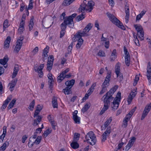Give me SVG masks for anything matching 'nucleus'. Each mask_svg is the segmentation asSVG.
I'll use <instances>...</instances> for the list:
<instances>
[{
	"mask_svg": "<svg viewBox=\"0 0 151 151\" xmlns=\"http://www.w3.org/2000/svg\"><path fill=\"white\" fill-rule=\"evenodd\" d=\"M93 26L92 24L89 23L86 26L82 32H78L75 35L73 39L74 41L78 40V43L76 45L77 49L79 48L83 44V40L81 37L89 36V35L88 32L91 29Z\"/></svg>",
	"mask_w": 151,
	"mask_h": 151,
	"instance_id": "f257e3e1",
	"label": "nucleus"
},
{
	"mask_svg": "<svg viewBox=\"0 0 151 151\" xmlns=\"http://www.w3.org/2000/svg\"><path fill=\"white\" fill-rule=\"evenodd\" d=\"M117 88L118 86H114L103 96L101 99H103L104 104L110 105V103L113 100L114 98L112 96Z\"/></svg>",
	"mask_w": 151,
	"mask_h": 151,
	"instance_id": "f03ea898",
	"label": "nucleus"
},
{
	"mask_svg": "<svg viewBox=\"0 0 151 151\" xmlns=\"http://www.w3.org/2000/svg\"><path fill=\"white\" fill-rule=\"evenodd\" d=\"M86 1L84 0L83 3L80 6L78 9L79 12L82 13L84 12V11L91 12L93 9L94 5V3L92 1H89L87 4H86Z\"/></svg>",
	"mask_w": 151,
	"mask_h": 151,
	"instance_id": "7ed1b4c3",
	"label": "nucleus"
},
{
	"mask_svg": "<svg viewBox=\"0 0 151 151\" xmlns=\"http://www.w3.org/2000/svg\"><path fill=\"white\" fill-rule=\"evenodd\" d=\"M106 15L109 18V20L113 23L122 29H125V28L123 25L120 22L119 20L114 15L108 12L106 13Z\"/></svg>",
	"mask_w": 151,
	"mask_h": 151,
	"instance_id": "20e7f679",
	"label": "nucleus"
},
{
	"mask_svg": "<svg viewBox=\"0 0 151 151\" xmlns=\"http://www.w3.org/2000/svg\"><path fill=\"white\" fill-rule=\"evenodd\" d=\"M85 139L88 143L90 145H94L96 142V137L93 132L92 131H90L86 135Z\"/></svg>",
	"mask_w": 151,
	"mask_h": 151,
	"instance_id": "39448f33",
	"label": "nucleus"
},
{
	"mask_svg": "<svg viewBox=\"0 0 151 151\" xmlns=\"http://www.w3.org/2000/svg\"><path fill=\"white\" fill-rule=\"evenodd\" d=\"M121 93L118 92L116 96L114 99L113 101L111 104V107L112 110L116 109L119 106V102L120 101Z\"/></svg>",
	"mask_w": 151,
	"mask_h": 151,
	"instance_id": "423d86ee",
	"label": "nucleus"
},
{
	"mask_svg": "<svg viewBox=\"0 0 151 151\" xmlns=\"http://www.w3.org/2000/svg\"><path fill=\"white\" fill-rule=\"evenodd\" d=\"M134 27L137 31L138 37L141 40H143L144 39V32L142 27L139 24H135Z\"/></svg>",
	"mask_w": 151,
	"mask_h": 151,
	"instance_id": "0eeeda50",
	"label": "nucleus"
},
{
	"mask_svg": "<svg viewBox=\"0 0 151 151\" xmlns=\"http://www.w3.org/2000/svg\"><path fill=\"white\" fill-rule=\"evenodd\" d=\"M63 23L66 25H68L69 27L71 28H72L74 25L73 20L71 17H65Z\"/></svg>",
	"mask_w": 151,
	"mask_h": 151,
	"instance_id": "6e6552de",
	"label": "nucleus"
},
{
	"mask_svg": "<svg viewBox=\"0 0 151 151\" xmlns=\"http://www.w3.org/2000/svg\"><path fill=\"white\" fill-rule=\"evenodd\" d=\"M151 109V103L148 104L145 107L143 111L141 118V120H143L147 116Z\"/></svg>",
	"mask_w": 151,
	"mask_h": 151,
	"instance_id": "1a4fd4ad",
	"label": "nucleus"
},
{
	"mask_svg": "<svg viewBox=\"0 0 151 151\" xmlns=\"http://www.w3.org/2000/svg\"><path fill=\"white\" fill-rule=\"evenodd\" d=\"M111 129L110 127H109L107 128L106 131L103 133L101 135V142H104L106 140L107 138L109 137L111 132Z\"/></svg>",
	"mask_w": 151,
	"mask_h": 151,
	"instance_id": "9d476101",
	"label": "nucleus"
},
{
	"mask_svg": "<svg viewBox=\"0 0 151 151\" xmlns=\"http://www.w3.org/2000/svg\"><path fill=\"white\" fill-rule=\"evenodd\" d=\"M115 71L117 77L120 78V80H122L123 79V76L122 74L120 72V64L117 63L115 67Z\"/></svg>",
	"mask_w": 151,
	"mask_h": 151,
	"instance_id": "9b49d317",
	"label": "nucleus"
},
{
	"mask_svg": "<svg viewBox=\"0 0 151 151\" xmlns=\"http://www.w3.org/2000/svg\"><path fill=\"white\" fill-rule=\"evenodd\" d=\"M147 76L149 81V85L151 84V66L150 63L149 62L147 69Z\"/></svg>",
	"mask_w": 151,
	"mask_h": 151,
	"instance_id": "f8f14e48",
	"label": "nucleus"
},
{
	"mask_svg": "<svg viewBox=\"0 0 151 151\" xmlns=\"http://www.w3.org/2000/svg\"><path fill=\"white\" fill-rule=\"evenodd\" d=\"M44 67V64L40 65L39 67L36 66L34 67L35 70V71H37L39 73V77L41 78L43 76V72L42 70Z\"/></svg>",
	"mask_w": 151,
	"mask_h": 151,
	"instance_id": "ddd939ff",
	"label": "nucleus"
},
{
	"mask_svg": "<svg viewBox=\"0 0 151 151\" xmlns=\"http://www.w3.org/2000/svg\"><path fill=\"white\" fill-rule=\"evenodd\" d=\"M69 71V69L67 68L65 70L63 71L62 72L60 73V75L57 77V81L59 83H60L61 82L64 78V76L65 75L66 73Z\"/></svg>",
	"mask_w": 151,
	"mask_h": 151,
	"instance_id": "4468645a",
	"label": "nucleus"
},
{
	"mask_svg": "<svg viewBox=\"0 0 151 151\" xmlns=\"http://www.w3.org/2000/svg\"><path fill=\"white\" fill-rule=\"evenodd\" d=\"M111 75L110 73H107L104 82L103 83L102 86L107 87L109 85V82L110 80Z\"/></svg>",
	"mask_w": 151,
	"mask_h": 151,
	"instance_id": "2eb2a0df",
	"label": "nucleus"
},
{
	"mask_svg": "<svg viewBox=\"0 0 151 151\" xmlns=\"http://www.w3.org/2000/svg\"><path fill=\"white\" fill-rule=\"evenodd\" d=\"M136 138L135 137H132L129 140L128 144L126 146V150H128L133 146L134 142L136 140Z\"/></svg>",
	"mask_w": 151,
	"mask_h": 151,
	"instance_id": "dca6fc26",
	"label": "nucleus"
},
{
	"mask_svg": "<svg viewBox=\"0 0 151 151\" xmlns=\"http://www.w3.org/2000/svg\"><path fill=\"white\" fill-rule=\"evenodd\" d=\"M12 98V96L10 95L8 96L6 99L4 101V103L1 108V109L2 111H3L6 107L7 104L11 101Z\"/></svg>",
	"mask_w": 151,
	"mask_h": 151,
	"instance_id": "f3484780",
	"label": "nucleus"
},
{
	"mask_svg": "<svg viewBox=\"0 0 151 151\" xmlns=\"http://www.w3.org/2000/svg\"><path fill=\"white\" fill-rule=\"evenodd\" d=\"M125 13H126V16L125 17V22L126 23H127L129 19V6L125 5Z\"/></svg>",
	"mask_w": 151,
	"mask_h": 151,
	"instance_id": "a211bd4d",
	"label": "nucleus"
},
{
	"mask_svg": "<svg viewBox=\"0 0 151 151\" xmlns=\"http://www.w3.org/2000/svg\"><path fill=\"white\" fill-rule=\"evenodd\" d=\"M17 80L16 79L13 80L9 84V86H10L9 89L11 91H12L14 89V88L16 85Z\"/></svg>",
	"mask_w": 151,
	"mask_h": 151,
	"instance_id": "6ab92c4d",
	"label": "nucleus"
},
{
	"mask_svg": "<svg viewBox=\"0 0 151 151\" xmlns=\"http://www.w3.org/2000/svg\"><path fill=\"white\" fill-rule=\"evenodd\" d=\"M112 120V118L110 117L104 123L103 126H102V130H104L109 125Z\"/></svg>",
	"mask_w": 151,
	"mask_h": 151,
	"instance_id": "aec40b11",
	"label": "nucleus"
},
{
	"mask_svg": "<svg viewBox=\"0 0 151 151\" xmlns=\"http://www.w3.org/2000/svg\"><path fill=\"white\" fill-rule=\"evenodd\" d=\"M135 95L136 93L132 91L130 93L127 99V102L128 104H131L133 99L135 97Z\"/></svg>",
	"mask_w": 151,
	"mask_h": 151,
	"instance_id": "412c9836",
	"label": "nucleus"
},
{
	"mask_svg": "<svg viewBox=\"0 0 151 151\" xmlns=\"http://www.w3.org/2000/svg\"><path fill=\"white\" fill-rule=\"evenodd\" d=\"M9 59L7 57L5 56L3 59H0V63L4 66L5 68L7 67V65H5L7 63Z\"/></svg>",
	"mask_w": 151,
	"mask_h": 151,
	"instance_id": "4be33fe9",
	"label": "nucleus"
},
{
	"mask_svg": "<svg viewBox=\"0 0 151 151\" xmlns=\"http://www.w3.org/2000/svg\"><path fill=\"white\" fill-rule=\"evenodd\" d=\"M19 70V66L17 64H15L14 68V71L12 76V78H14L17 75Z\"/></svg>",
	"mask_w": 151,
	"mask_h": 151,
	"instance_id": "5701e85b",
	"label": "nucleus"
},
{
	"mask_svg": "<svg viewBox=\"0 0 151 151\" xmlns=\"http://www.w3.org/2000/svg\"><path fill=\"white\" fill-rule=\"evenodd\" d=\"M75 82V80L72 79L70 81H67L65 83V84L67 87L72 88L74 85Z\"/></svg>",
	"mask_w": 151,
	"mask_h": 151,
	"instance_id": "b1692460",
	"label": "nucleus"
},
{
	"mask_svg": "<svg viewBox=\"0 0 151 151\" xmlns=\"http://www.w3.org/2000/svg\"><path fill=\"white\" fill-rule=\"evenodd\" d=\"M49 49V47L48 46H46V47L44 49L42 57L44 58H47L48 56L47 53H48Z\"/></svg>",
	"mask_w": 151,
	"mask_h": 151,
	"instance_id": "393cba45",
	"label": "nucleus"
},
{
	"mask_svg": "<svg viewBox=\"0 0 151 151\" xmlns=\"http://www.w3.org/2000/svg\"><path fill=\"white\" fill-rule=\"evenodd\" d=\"M11 37L10 36H8L4 42V48H8L9 46V43L10 42Z\"/></svg>",
	"mask_w": 151,
	"mask_h": 151,
	"instance_id": "a878e982",
	"label": "nucleus"
},
{
	"mask_svg": "<svg viewBox=\"0 0 151 151\" xmlns=\"http://www.w3.org/2000/svg\"><path fill=\"white\" fill-rule=\"evenodd\" d=\"M75 0H64L62 4L63 6H67L69 5Z\"/></svg>",
	"mask_w": 151,
	"mask_h": 151,
	"instance_id": "bb28decb",
	"label": "nucleus"
},
{
	"mask_svg": "<svg viewBox=\"0 0 151 151\" xmlns=\"http://www.w3.org/2000/svg\"><path fill=\"white\" fill-rule=\"evenodd\" d=\"M116 51L115 49H114L112 52V53L110 56V59L111 61H114L116 58Z\"/></svg>",
	"mask_w": 151,
	"mask_h": 151,
	"instance_id": "cd10ccee",
	"label": "nucleus"
},
{
	"mask_svg": "<svg viewBox=\"0 0 151 151\" xmlns=\"http://www.w3.org/2000/svg\"><path fill=\"white\" fill-rule=\"evenodd\" d=\"M71 147L74 149H76L79 147V145L76 141H73L70 144Z\"/></svg>",
	"mask_w": 151,
	"mask_h": 151,
	"instance_id": "c85d7f7f",
	"label": "nucleus"
},
{
	"mask_svg": "<svg viewBox=\"0 0 151 151\" xmlns=\"http://www.w3.org/2000/svg\"><path fill=\"white\" fill-rule=\"evenodd\" d=\"M109 105L104 104V105L102 110L101 111L100 114L101 115L102 114L105 112L108 109Z\"/></svg>",
	"mask_w": 151,
	"mask_h": 151,
	"instance_id": "c756f323",
	"label": "nucleus"
},
{
	"mask_svg": "<svg viewBox=\"0 0 151 151\" xmlns=\"http://www.w3.org/2000/svg\"><path fill=\"white\" fill-rule=\"evenodd\" d=\"M125 62L127 66H129V65L130 62V55H125Z\"/></svg>",
	"mask_w": 151,
	"mask_h": 151,
	"instance_id": "7c9ffc66",
	"label": "nucleus"
},
{
	"mask_svg": "<svg viewBox=\"0 0 151 151\" xmlns=\"http://www.w3.org/2000/svg\"><path fill=\"white\" fill-rule=\"evenodd\" d=\"M9 145V143L8 142H5L3 144L2 146L0 147V151H4L6 148V147Z\"/></svg>",
	"mask_w": 151,
	"mask_h": 151,
	"instance_id": "2f4dec72",
	"label": "nucleus"
},
{
	"mask_svg": "<svg viewBox=\"0 0 151 151\" xmlns=\"http://www.w3.org/2000/svg\"><path fill=\"white\" fill-rule=\"evenodd\" d=\"M41 119L42 117L40 116H38L37 118L34 120L33 125L36 126L41 121Z\"/></svg>",
	"mask_w": 151,
	"mask_h": 151,
	"instance_id": "473e14b6",
	"label": "nucleus"
},
{
	"mask_svg": "<svg viewBox=\"0 0 151 151\" xmlns=\"http://www.w3.org/2000/svg\"><path fill=\"white\" fill-rule=\"evenodd\" d=\"M129 118H128V117L126 116L123 121V124L122 127L124 128H126L127 125V122L129 120Z\"/></svg>",
	"mask_w": 151,
	"mask_h": 151,
	"instance_id": "72a5a7b5",
	"label": "nucleus"
},
{
	"mask_svg": "<svg viewBox=\"0 0 151 151\" xmlns=\"http://www.w3.org/2000/svg\"><path fill=\"white\" fill-rule=\"evenodd\" d=\"M71 88L67 87L66 88L63 89L64 93L65 94L68 95L71 93Z\"/></svg>",
	"mask_w": 151,
	"mask_h": 151,
	"instance_id": "f704fd0d",
	"label": "nucleus"
},
{
	"mask_svg": "<svg viewBox=\"0 0 151 151\" xmlns=\"http://www.w3.org/2000/svg\"><path fill=\"white\" fill-rule=\"evenodd\" d=\"M52 104L53 107L54 108H57L58 107L57 99L55 98H53L52 99Z\"/></svg>",
	"mask_w": 151,
	"mask_h": 151,
	"instance_id": "c9c22d12",
	"label": "nucleus"
},
{
	"mask_svg": "<svg viewBox=\"0 0 151 151\" xmlns=\"http://www.w3.org/2000/svg\"><path fill=\"white\" fill-rule=\"evenodd\" d=\"M90 106V105L89 104H85L82 110L83 113L86 112L89 109Z\"/></svg>",
	"mask_w": 151,
	"mask_h": 151,
	"instance_id": "e433bc0d",
	"label": "nucleus"
},
{
	"mask_svg": "<svg viewBox=\"0 0 151 151\" xmlns=\"http://www.w3.org/2000/svg\"><path fill=\"white\" fill-rule=\"evenodd\" d=\"M73 119L76 123L79 124L80 123V118L78 116H73Z\"/></svg>",
	"mask_w": 151,
	"mask_h": 151,
	"instance_id": "4c0bfd02",
	"label": "nucleus"
},
{
	"mask_svg": "<svg viewBox=\"0 0 151 151\" xmlns=\"http://www.w3.org/2000/svg\"><path fill=\"white\" fill-rule=\"evenodd\" d=\"M136 107H135L134 108H133V109H132L129 113V114H127L126 116L128 118H130L131 116H132V115H133V114L135 112L136 109Z\"/></svg>",
	"mask_w": 151,
	"mask_h": 151,
	"instance_id": "58836bf2",
	"label": "nucleus"
},
{
	"mask_svg": "<svg viewBox=\"0 0 151 151\" xmlns=\"http://www.w3.org/2000/svg\"><path fill=\"white\" fill-rule=\"evenodd\" d=\"M16 101V100L15 99H13L12 101L10 102L8 107V109H10L12 108Z\"/></svg>",
	"mask_w": 151,
	"mask_h": 151,
	"instance_id": "ea45409f",
	"label": "nucleus"
},
{
	"mask_svg": "<svg viewBox=\"0 0 151 151\" xmlns=\"http://www.w3.org/2000/svg\"><path fill=\"white\" fill-rule=\"evenodd\" d=\"M35 100H33L32 102L30 103L28 108L31 111L33 110L34 106L35 105Z\"/></svg>",
	"mask_w": 151,
	"mask_h": 151,
	"instance_id": "a19ab883",
	"label": "nucleus"
},
{
	"mask_svg": "<svg viewBox=\"0 0 151 151\" xmlns=\"http://www.w3.org/2000/svg\"><path fill=\"white\" fill-rule=\"evenodd\" d=\"M33 18H31L30 21L29 26V30H31L33 28V26L34 25Z\"/></svg>",
	"mask_w": 151,
	"mask_h": 151,
	"instance_id": "79ce46f5",
	"label": "nucleus"
},
{
	"mask_svg": "<svg viewBox=\"0 0 151 151\" xmlns=\"http://www.w3.org/2000/svg\"><path fill=\"white\" fill-rule=\"evenodd\" d=\"M80 137V134L78 133H75L74 135L73 140V141H76L77 142V141L79 140Z\"/></svg>",
	"mask_w": 151,
	"mask_h": 151,
	"instance_id": "37998d69",
	"label": "nucleus"
},
{
	"mask_svg": "<svg viewBox=\"0 0 151 151\" xmlns=\"http://www.w3.org/2000/svg\"><path fill=\"white\" fill-rule=\"evenodd\" d=\"M41 140V137L39 136L37 137V139L34 141L35 144L37 145L40 143Z\"/></svg>",
	"mask_w": 151,
	"mask_h": 151,
	"instance_id": "c03bdc74",
	"label": "nucleus"
},
{
	"mask_svg": "<svg viewBox=\"0 0 151 151\" xmlns=\"http://www.w3.org/2000/svg\"><path fill=\"white\" fill-rule=\"evenodd\" d=\"M52 130L51 129L48 128L44 132L43 134L45 137H47L48 135L50 134Z\"/></svg>",
	"mask_w": 151,
	"mask_h": 151,
	"instance_id": "a18cd8bd",
	"label": "nucleus"
},
{
	"mask_svg": "<svg viewBox=\"0 0 151 151\" xmlns=\"http://www.w3.org/2000/svg\"><path fill=\"white\" fill-rule=\"evenodd\" d=\"M54 60V57L53 55H51L48 58V63L50 64L52 63V64H53V62Z\"/></svg>",
	"mask_w": 151,
	"mask_h": 151,
	"instance_id": "49530a36",
	"label": "nucleus"
},
{
	"mask_svg": "<svg viewBox=\"0 0 151 151\" xmlns=\"http://www.w3.org/2000/svg\"><path fill=\"white\" fill-rule=\"evenodd\" d=\"M8 21L7 19L5 20L3 24V31L5 30L8 27Z\"/></svg>",
	"mask_w": 151,
	"mask_h": 151,
	"instance_id": "de8ad7c7",
	"label": "nucleus"
},
{
	"mask_svg": "<svg viewBox=\"0 0 151 151\" xmlns=\"http://www.w3.org/2000/svg\"><path fill=\"white\" fill-rule=\"evenodd\" d=\"M101 87H102L101 90L100 91V92L99 93L100 95L102 94H103L105 92H106L107 91V88L106 87L102 86H101Z\"/></svg>",
	"mask_w": 151,
	"mask_h": 151,
	"instance_id": "09e8293b",
	"label": "nucleus"
},
{
	"mask_svg": "<svg viewBox=\"0 0 151 151\" xmlns=\"http://www.w3.org/2000/svg\"><path fill=\"white\" fill-rule=\"evenodd\" d=\"M83 13L84 12L82 13ZM84 17V15L83 14H80L76 18L78 21H80L83 19Z\"/></svg>",
	"mask_w": 151,
	"mask_h": 151,
	"instance_id": "8fccbe9b",
	"label": "nucleus"
},
{
	"mask_svg": "<svg viewBox=\"0 0 151 151\" xmlns=\"http://www.w3.org/2000/svg\"><path fill=\"white\" fill-rule=\"evenodd\" d=\"M50 123L52 126L53 129L54 130L55 129V126L57 125V123L56 122L53 120V121H51Z\"/></svg>",
	"mask_w": 151,
	"mask_h": 151,
	"instance_id": "3c124183",
	"label": "nucleus"
},
{
	"mask_svg": "<svg viewBox=\"0 0 151 151\" xmlns=\"http://www.w3.org/2000/svg\"><path fill=\"white\" fill-rule=\"evenodd\" d=\"M139 79V77L137 75H136L135 78L134 79V82L133 83V85L134 86H135L137 84V82L138 81Z\"/></svg>",
	"mask_w": 151,
	"mask_h": 151,
	"instance_id": "603ef678",
	"label": "nucleus"
},
{
	"mask_svg": "<svg viewBox=\"0 0 151 151\" xmlns=\"http://www.w3.org/2000/svg\"><path fill=\"white\" fill-rule=\"evenodd\" d=\"M67 27V25L64 23H62L60 25V29L61 30L65 31Z\"/></svg>",
	"mask_w": 151,
	"mask_h": 151,
	"instance_id": "864d4df0",
	"label": "nucleus"
},
{
	"mask_svg": "<svg viewBox=\"0 0 151 151\" xmlns=\"http://www.w3.org/2000/svg\"><path fill=\"white\" fill-rule=\"evenodd\" d=\"M38 47H36L32 52V55H34L36 54L38 52Z\"/></svg>",
	"mask_w": 151,
	"mask_h": 151,
	"instance_id": "5fc2aeb1",
	"label": "nucleus"
},
{
	"mask_svg": "<svg viewBox=\"0 0 151 151\" xmlns=\"http://www.w3.org/2000/svg\"><path fill=\"white\" fill-rule=\"evenodd\" d=\"M21 47L16 45L14 48V51H16V52L18 53L20 50L21 49Z\"/></svg>",
	"mask_w": 151,
	"mask_h": 151,
	"instance_id": "6e6d98bb",
	"label": "nucleus"
},
{
	"mask_svg": "<svg viewBox=\"0 0 151 151\" xmlns=\"http://www.w3.org/2000/svg\"><path fill=\"white\" fill-rule=\"evenodd\" d=\"M37 137V134L35 132L34 135L33 136L29 138V139H30V141H34V139H36V138Z\"/></svg>",
	"mask_w": 151,
	"mask_h": 151,
	"instance_id": "4d7b16f0",
	"label": "nucleus"
},
{
	"mask_svg": "<svg viewBox=\"0 0 151 151\" xmlns=\"http://www.w3.org/2000/svg\"><path fill=\"white\" fill-rule=\"evenodd\" d=\"M33 7L32 2L31 0L29 1V5L27 8V10L28 9H32Z\"/></svg>",
	"mask_w": 151,
	"mask_h": 151,
	"instance_id": "13d9d810",
	"label": "nucleus"
},
{
	"mask_svg": "<svg viewBox=\"0 0 151 151\" xmlns=\"http://www.w3.org/2000/svg\"><path fill=\"white\" fill-rule=\"evenodd\" d=\"M52 65L53 64H52V63L48 64L47 63V70L48 71H50L52 68Z\"/></svg>",
	"mask_w": 151,
	"mask_h": 151,
	"instance_id": "bf43d9fd",
	"label": "nucleus"
},
{
	"mask_svg": "<svg viewBox=\"0 0 151 151\" xmlns=\"http://www.w3.org/2000/svg\"><path fill=\"white\" fill-rule=\"evenodd\" d=\"M24 24L25 22L24 20L22 19L20 23L19 27L24 28Z\"/></svg>",
	"mask_w": 151,
	"mask_h": 151,
	"instance_id": "052dcab7",
	"label": "nucleus"
},
{
	"mask_svg": "<svg viewBox=\"0 0 151 151\" xmlns=\"http://www.w3.org/2000/svg\"><path fill=\"white\" fill-rule=\"evenodd\" d=\"M98 55L100 56H105V54L104 52L102 50H100L98 53Z\"/></svg>",
	"mask_w": 151,
	"mask_h": 151,
	"instance_id": "680f3d73",
	"label": "nucleus"
},
{
	"mask_svg": "<svg viewBox=\"0 0 151 151\" xmlns=\"http://www.w3.org/2000/svg\"><path fill=\"white\" fill-rule=\"evenodd\" d=\"M34 141H30V139H29V140L28 142V146L29 147H31L33 146V145H34Z\"/></svg>",
	"mask_w": 151,
	"mask_h": 151,
	"instance_id": "e2e57ef3",
	"label": "nucleus"
},
{
	"mask_svg": "<svg viewBox=\"0 0 151 151\" xmlns=\"http://www.w3.org/2000/svg\"><path fill=\"white\" fill-rule=\"evenodd\" d=\"M4 69L3 66H0V76L4 73Z\"/></svg>",
	"mask_w": 151,
	"mask_h": 151,
	"instance_id": "0e129e2a",
	"label": "nucleus"
},
{
	"mask_svg": "<svg viewBox=\"0 0 151 151\" xmlns=\"http://www.w3.org/2000/svg\"><path fill=\"white\" fill-rule=\"evenodd\" d=\"M124 50L125 55H129V53L128 52L125 46L124 47Z\"/></svg>",
	"mask_w": 151,
	"mask_h": 151,
	"instance_id": "69168bd1",
	"label": "nucleus"
},
{
	"mask_svg": "<svg viewBox=\"0 0 151 151\" xmlns=\"http://www.w3.org/2000/svg\"><path fill=\"white\" fill-rule=\"evenodd\" d=\"M95 27L97 28V30L100 29L99 23L97 21H95Z\"/></svg>",
	"mask_w": 151,
	"mask_h": 151,
	"instance_id": "338daca9",
	"label": "nucleus"
},
{
	"mask_svg": "<svg viewBox=\"0 0 151 151\" xmlns=\"http://www.w3.org/2000/svg\"><path fill=\"white\" fill-rule=\"evenodd\" d=\"M42 108V106L39 104L37 106L36 110L40 111Z\"/></svg>",
	"mask_w": 151,
	"mask_h": 151,
	"instance_id": "774afa93",
	"label": "nucleus"
}]
</instances>
